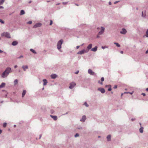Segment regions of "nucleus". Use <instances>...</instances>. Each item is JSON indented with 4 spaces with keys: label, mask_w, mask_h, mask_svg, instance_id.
Listing matches in <instances>:
<instances>
[{
    "label": "nucleus",
    "mask_w": 148,
    "mask_h": 148,
    "mask_svg": "<svg viewBox=\"0 0 148 148\" xmlns=\"http://www.w3.org/2000/svg\"><path fill=\"white\" fill-rule=\"evenodd\" d=\"M12 72L11 69L10 67H7L1 75V77L5 78L8 76L9 74Z\"/></svg>",
    "instance_id": "f257e3e1"
},
{
    "label": "nucleus",
    "mask_w": 148,
    "mask_h": 148,
    "mask_svg": "<svg viewBox=\"0 0 148 148\" xmlns=\"http://www.w3.org/2000/svg\"><path fill=\"white\" fill-rule=\"evenodd\" d=\"M63 40L62 39L60 40L58 42L57 48L58 50L60 49L61 48V45L63 43Z\"/></svg>",
    "instance_id": "f03ea898"
},
{
    "label": "nucleus",
    "mask_w": 148,
    "mask_h": 148,
    "mask_svg": "<svg viewBox=\"0 0 148 148\" xmlns=\"http://www.w3.org/2000/svg\"><path fill=\"white\" fill-rule=\"evenodd\" d=\"M1 36H5L9 38H11L10 34L8 32H3L1 34Z\"/></svg>",
    "instance_id": "7ed1b4c3"
},
{
    "label": "nucleus",
    "mask_w": 148,
    "mask_h": 148,
    "mask_svg": "<svg viewBox=\"0 0 148 148\" xmlns=\"http://www.w3.org/2000/svg\"><path fill=\"white\" fill-rule=\"evenodd\" d=\"M88 52V50H85V49H84L78 52L77 53V54L82 55L84 54L85 53H87Z\"/></svg>",
    "instance_id": "20e7f679"
},
{
    "label": "nucleus",
    "mask_w": 148,
    "mask_h": 148,
    "mask_svg": "<svg viewBox=\"0 0 148 148\" xmlns=\"http://www.w3.org/2000/svg\"><path fill=\"white\" fill-rule=\"evenodd\" d=\"M88 73L91 75L96 76V74L91 69H89L88 70Z\"/></svg>",
    "instance_id": "39448f33"
},
{
    "label": "nucleus",
    "mask_w": 148,
    "mask_h": 148,
    "mask_svg": "<svg viewBox=\"0 0 148 148\" xmlns=\"http://www.w3.org/2000/svg\"><path fill=\"white\" fill-rule=\"evenodd\" d=\"M76 85V84L74 82H73L70 84V86H69V88L72 89Z\"/></svg>",
    "instance_id": "423d86ee"
},
{
    "label": "nucleus",
    "mask_w": 148,
    "mask_h": 148,
    "mask_svg": "<svg viewBox=\"0 0 148 148\" xmlns=\"http://www.w3.org/2000/svg\"><path fill=\"white\" fill-rule=\"evenodd\" d=\"M42 25V24L40 23H36L33 27V28H36L37 27H40Z\"/></svg>",
    "instance_id": "0eeeda50"
},
{
    "label": "nucleus",
    "mask_w": 148,
    "mask_h": 148,
    "mask_svg": "<svg viewBox=\"0 0 148 148\" xmlns=\"http://www.w3.org/2000/svg\"><path fill=\"white\" fill-rule=\"evenodd\" d=\"M101 31L99 32V35H101L102 34L103 32H104L105 28L103 27H101Z\"/></svg>",
    "instance_id": "6e6552de"
},
{
    "label": "nucleus",
    "mask_w": 148,
    "mask_h": 148,
    "mask_svg": "<svg viewBox=\"0 0 148 148\" xmlns=\"http://www.w3.org/2000/svg\"><path fill=\"white\" fill-rule=\"evenodd\" d=\"M127 32V31L126 29L124 28L122 29L121 31L120 32V33L122 34H125Z\"/></svg>",
    "instance_id": "1a4fd4ad"
},
{
    "label": "nucleus",
    "mask_w": 148,
    "mask_h": 148,
    "mask_svg": "<svg viewBox=\"0 0 148 148\" xmlns=\"http://www.w3.org/2000/svg\"><path fill=\"white\" fill-rule=\"evenodd\" d=\"M98 90L100 91L102 93H104L105 92V89L103 88H98Z\"/></svg>",
    "instance_id": "9d476101"
},
{
    "label": "nucleus",
    "mask_w": 148,
    "mask_h": 148,
    "mask_svg": "<svg viewBox=\"0 0 148 148\" xmlns=\"http://www.w3.org/2000/svg\"><path fill=\"white\" fill-rule=\"evenodd\" d=\"M86 119V116L85 115L82 116L81 119H80V121L82 122H84Z\"/></svg>",
    "instance_id": "9b49d317"
},
{
    "label": "nucleus",
    "mask_w": 148,
    "mask_h": 148,
    "mask_svg": "<svg viewBox=\"0 0 148 148\" xmlns=\"http://www.w3.org/2000/svg\"><path fill=\"white\" fill-rule=\"evenodd\" d=\"M57 75L55 74H53L51 75V77L52 79H55L57 77Z\"/></svg>",
    "instance_id": "f8f14e48"
},
{
    "label": "nucleus",
    "mask_w": 148,
    "mask_h": 148,
    "mask_svg": "<svg viewBox=\"0 0 148 148\" xmlns=\"http://www.w3.org/2000/svg\"><path fill=\"white\" fill-rule=\"evenodd\" d=\"M92 46V45L91 44H89L88 45V46L87 48V49L86 50H88V51L90 49H91Z\"/></svg>",
    "instance_id": "ddd939ff"
},
{
    "label": "nucleus",
    "mask_w": 148,
    "mask_h": 148,
    "mask_svg": "<svg viewBox=\"0 0 148 148\" xmlns=\"http://www.w3.org/2000/svg\"><path fill=\"white\" fill-rule=\"evenodd\" d=\"M18 42L16 41H13L12 43V45L13 46H15L17 45Z\"/></svg>",
    "instance_id": "4468645a"
},
{
    "label": "nucleus",
    "mask_w": 148,
    "mask_h": 148,
    "mask_svg": "<svg viewBox=\"0 0 148 148\" xmlns=\"http://www.w3.org/2000/svg\"><path fill=\"white\" fill-rule=\"evenodd\" d=\"M22 68L23 69V70L25 71L27 69H28V67L27 65H23L22 66Z\"/></svg>",
    "instance_id": "2eb2a0df"
},
{
    "label": "nucleus",
    "mask_w": 148,
    "mask_h": 148,
    "mask_svg": "<svg viewBox=\"0 0 148 148\" xmlns=\"http://www.w3.org/2000/svg\"><path fill=\"white\" fill-rule=\"evenodd\" d=\"M106 138L108 141H110L111 140V136L110 134L107 136Z\"/></svg>",
    "instance_id": "dca6fc26"
},
{
    "label": "nucleus",
    "mask_w": 148,
    "mask_h": 148,
    "mask_svg": "<svg viewBox=\"0 0 148 148\" xmlns=\"http://www.w3.org/2000/svg\"><path fill=\"white\" fill-rule=\"evenodd\" d=\"M50 116L54 120L56 121L57 120L58 118L57 116L50 115Z\"/></svg>",
    "instance_id": "f3484780"
},
{
    "label": "nucleus",
    "mask_w": 148,
    "mask_h": 148,
    "mask_svg": "<svg viewBox=\"0 0 148 148\" xmlns=\"http://www.w3.org/2000/svg\"><path fill=\"white\" fill-rule=\"evenodd\" d=\"M97 46H95L94 48H93L91 49V51L94 52H95L97 51Z\"/></svg>",
    "instance_id": "a211bd4d"
},
{
    "label": "nucleus",
    "mask_w": 148,
    "mask_h": 148,
    "mask_svg": "<svg viewBox=\"0 0 148 148\" xmlns=\"http://www.w3.org/2000/svg\"><path fill=\"white\" fill-rule=\"evenodd\" d=\"M43 81L44 82L43 84V85H46L47 84V80L45 79H44L43 80Z\"/></svg>",
    "instance_id": "6ab92c4d"
},
{
    "label": "nucleus",
    "mask_w": 148,
    "mask_h": 148,
    "mask_svg": "<svg viewBox=\"0 0 148 148\" xmlns=\"http://www.w3.org/2000/svg\"><path fill=\"white\" fill-rule=\"evenodd\" d=\"M143 127L142 126H141L140 128V129L139 130L140 132L141 133H143Z\"/></svg>",
    "instance_id": "aec40b11"
},
{
    "label": "nucleus",
    "mask_w": 148,
    "mask_h": 148,
    "mask_svg": "<svg viewBox=\"0 0 148 148\" xmlns=\"http://www.w3.org/2000/svg\"><path fill=\"white\" fill-rule=\"evenodd\" d=\"M5 83H2L1 85H0V88L3 87L5 86Z\"/></svg>",
    "instance_id": "412c9836"
},
{
    "label": "nucleus",
    "mask_w": 148,
    "mask_h": 148,
    "mask_svg": "<svg viewBox=\"0 0 148 148\" xmlns=\"http://www.w3.org/2000/svg\"><path fill=\"white\" fill-rule=\"evenodd\" d=\"M26 93V91L25 90H23L22 93V97H23L25 95Z\"/></svg>",
    "instance_id": "4be33fe9"
},
{
    "label": "nucleus",
    "mask_w": 148,
    "mask_h": 148,
    "mask_svg": "<svg viewBox=\"0 0 148 148\" xmlns=\"http://www.w3.org/2000/svg\"><path fill=\"white\" fill-rule=\"evenodd\" d=\"M25 13V12L23 10H22L21 11L20 13V15H22L23 14H24Z\"/></svg>",
    "instance_id": "5701e85b"
},
{
    "label": "nucleus",
    "mask_w": 148,
    "mask_h": 148,
    "mask_svg": "<svg viewBox=\"0 0 148 148\" xmlns=\"http://www.w3.org/2000/svg\"><path fill=\"white\" fill-rule=\"evenodd\" d=\"M30 51L34 54L37 53V52L34 49H30Z\"/></svg>",
    "instance_id": "b1692460"
},
{
    "label": "nucleus",
    "mask_w": 148,
    "mask_h": 148,
    "mask_svg": "<svg viewBox=\"0 0 148 148\" xmlns=\"http://www.w3.org/2000/svg\"><path fill=\"white\" fill-rule=\"evenodd\" d=\"M107 86H110V88L108 89V91H111V90H112V88H111V85H106V87H107Z\"/></svg>",
    "instance_id": "393cba45"
},
{
    "label": "nucleus",
    "mask_w": 148,
    "mask_h": 148,
    "mask_svg": "<svg viewBox=\"0 0 148 148\" xmlns=\"http://www.w3.org/2000/svg\"><path fill=\"white\" fill-rule=\"evenodd\" d=\"M18 82V80L17 79H16L14 80V85H16L17 83Z\"/></svg>",
    "instance_id": "a878e982"
},
{
    "label": "nucleus",
    "mask_w": 148,
    "mask_h": 148,
    "mask_svg": "<svg viewBox=\"0 0 148 148\" xmlns=\"http://www.w3.org/2000/svg\"><path fill=\"white\" fill-rule=\"evenodd\" d=\"M114 44L116 45L118 47H120V45L118 43L116 42H114Z\"/></svg>",
    "instance_id": "bb28decb"
},
{
    "label": "nucleus",
    "mask_w": 148,
    "mask_h": 148,
    "mask_svg": "<svg viewBox=\"0 0 148 148\" xmlns=\"http://www.w3.org/2000/svg\"><path fill=\"white\" fill-rule=\"evenodd\" d=\"M4 1V0H1L0 1V5L3 4Z\"/></svg>",
    "instance_id": "cd10ccee"
},
{
    "label": "nucleus",
    "mask_w": 148,
    "mask_h": 148,
    "mask_svg": "<svg viewBox=\"0 0 148 148\" xmlns=\"http://www.w3.org/2000/svg\"><path fill=\"white\" fill-rule=\"evenodd\" d=\"M146 16V14H145V15H144V14H143V11H142V17H143L145 18V17Z\"/></svg>",
    "instance_id": "c85d7f7f"
},
{
    "label": "nucleus",
    "mask_w": 148,
    "mask_h": 148,
    "mask_svg": "<svg viewBox=\"0 0 148 148\" xmlns=\"http://www.w3.org/2000/svg\"><path fill=\"white\" fill-rule=\"evenodd\" d=\"M7 123H4L3 124V127H4L6 126Z\"/></svg>",
    "instance_id": "c756f323"
},
{
    "label": "nucleus",
    "mask_w": 148,
    "mask_h": 148,
    "mask_svg": "<svg viewBox=\"0 0 148 148\" xmlns=\"http://www.w3.org/2000/svg\"><path fill=\"white\" fill-rule=\"evenodd\" d=\"M145 36H146L147 37H148V32H146V35L143 37H144Z\"/></svg>",
    "instance_id": "7c9ffc66"
},
{
    "label": "nucleus",
    "mask_w": 148,
    "mask_h": 148,
    "mask_svg": "<svg viewBox=\"0 0 148 148\" xmlns=\"http://www.w3.org/2000/svg\"><path fill=\"white\" fill-rule=\"evenodd\" d=\"M84 105H85L87 107H88L89 106L88 105L86 102H85L84 103Z\"/></svg>",
    "instance_id": "2f4dec72"
},
{
    "label": "nucleus",
    "mask_w": 148,
    "mask_h": 148,
    "mask_svg": "<svg viewBox=\"0 0 148 148\" xmlns=\"http://www.w3.org/2000/svg\"><path fill=\"white\" fill-rule=\"evenodd\" d=\"M79 136V134L78 133H76L74 136L75 137H77Z\"/></svg>",
    "instance_id": "473e14b6"
},
{
    "label": "nucleus",
    "mask_w": 148,
    "mask_h": 148,
    "mask_svg": "<svg viewBox=\"0 0 148 148\" xmlns=\"http://www.w3.org/2000/svg\"><path fill=\"white\" fill-rule=\"evenodd\" d=\"M0 22H1L2 24H4V21L0 19Z\"/></svg>",
    "instance_id": "72a5a7b5"
},
{
    "label": "nucleus",
    "mask_w": 148,
    "mask_h": 148,
    "mask_svg": "<svg viewBox=\"0 0 148 148\" xmlns=\"http://www.w3.org/2000/svg\"><path fill=\"white\" fill-rule=\"evenodd\" d=\"M32 22L31 21H29L27 23V24H31L32 23Z\"/></svg>",
    "instance_id": "f704fd0d"
},
{
    "label": "nucleus",
    "mask_w": 148,
    "mask_h": 148,
    "mask_svg": "<svg viewBox=\"0 0 148 148\" xmlns=\"http://www.w3.org/2000/svg\"><path fill=\"white\" fill-rule=\"evenodd\" d=\"M23 56L22 55L20 56L19 57L17 58L20 59L21 58H23Z\"/></svg>",
    "instance_id": "c9c22d12"
},
{
    "label": "nucleus",
    "mask_w": 148,
    "mask_h": 148,
    "mask_svg": "<svg viewBox=\"0 0 148 148\" xmlns=\"http://www.w3.org/2000/svg\"><path fill=\"white\" fill-rule=\"evenodd\" d=\"M104 78L103 77H102L101 78V82H103L104 81Z\"/></svg>",
    "instance_id": "e433bc0d"
},
{
    "label": "nucleus",
    "mask_w": 148,
    "mask_h": 148,
    "mask_svg": "<svg viewBox=\"0 0 148 148\" xmlns=\"http://www.w3.org/2000/svg\"><path fill=\"white\" fill-rule=\"evenodd\" d=\"M107 47L106 46H102L101 48H102L103 49H104L105 48H106Z\"/></svg>",
    "instance_id": "4c0bfd02"
},
{
    "label": "nucleus",
    "mask_w": 148,
    "mask_h": 148,
    "mask_svg": "<svg viewBox=\"0 0 148 148\" xmlns=\"http://www.w3.org/2000/svg\"><path fill=\"white\" fill-rule=\"evenodd\" d=\"M117 85H115L114 86V89H116V88H117Z\"/></svg>",
    "instance_id": "58836bf2"
},
{
    "label": "nucleus",
    "mask_w": 148,
    "mask_h": 148,
    "mask_svg": "<svg viewBox=\"0 0 148 148\" xmlns=\"http://www.w3.org/2000/svg\"><path fill=\"white\" fill-rule=\"evenodd\" d=\"M53 21L52 20H50V23L49 24L50 25H51L52 24Z\"/></svg>",
    "instance_id": "ea45409f"
},
{
    "label": "nucleus",
    "mask_w": 148,
    "mask_h": 148,
    "mask_svg": "<svg viewBox=\"0 0 148 148\" xmlns=\"http://www.w3.org/2000/svg\"><path fill=\"white\" fill-rule=\"evenodd\" d=\"M77 129L79 130H80V129L82 130V128L81 127H78Z\"/></svg>",
    "instance_id": "a19ab883"
},
{
    "label": "nucleus",
    "mask_w": 148,
    "mask_h": 148,
    "mask_svg": "<svg viewBox=\"0 0 148 148\" xmlns=\"http://www.w3.org/2000/svg\"><path fill=\"white\" fill-rule=\"evenodd\" d=\"M67 2H64L62 3L63 4L65 5L67 4Z\"/></svg>",
    "instance_id": "79ce46f5"
},
{
    "label": "nucleus",
    "mask_w": 148,
    "mask_h": 148,
    "mask_svg": "<svg viewBox=\"0 0 148 148\" xmlns=\"http://www.w3.org/2000/svg\"><path fill=\"white\" fill-rule=\"evenodd\" d=\"M141 95H143V96H145L146 95V94L145 93H143L141 94Z\"/></svg>",
    "instance_id": "37998d69"
},
{
    "label": "nucleus",
    "mask_w": 148,
    "mask_h": 148,
    "mask_svg": "<svg viewBox=\"0 0 148 148\" xmlns=\"http://www.w3.org/2000/svg\"><path fill=\"white\" fill-rule=\"evenodd\" d=\"M119 2V1H115L114 3V4H116L117 3H118V2Z\"/></svg>",
    "instance_id": "c03bdc74"
},
{
    "label": "nucleus",
    "mask_w": 148,
    "mask_h": 148,
    "mask_svg": "<svg viewBox=\"0 0 148 148\" xmlns=\"http://www.w3.org/2000/svg\"><path fill=\"white\" fill-rule=\"evenodd\" d=\"M125 93H130V94H132L133 92H125Z\"/></svg>",
    "instance_id": "a18cd8bd"
},
{
    "label": "nucleus",
    "mask_w": 148,
    "mask_h": 148,
    "mask_svg": "<svg viewBox=\"0 0 148 148\" xmlns=\"http://www.w3.org/2000/svg\"><path fill=\"white\" fill-rule=\"evenodd\" d=\"M3 8H4V7L3 6H0V9H3Z\"/></svg>",
    "instance_id": "49530a36"
},
{
    "label": "nucleus",
    "mask_w": 148,
    "mask_h": 148,
    "mask_svg": "<svg viewBox=\"0 0 148 148\" xmlns=\"http://www.w3.org/2000/svg\"><path fill=\"white\" fill-rule=\"evenodd\" d=\"M79 73V71H76V72L75 73V74H77Z\"/></svg>",
    "instance_id": "de8ad7c7"
},
{
    "label": "nucleus",
    "mask_w": 148,
    "mask_h": 148,
    "mask_svg": "<svg viewBox=\"0 0 148 148\" xmlns=\"http://www.w3.org/2000/svg\"><path fill=\"white\" fill-rule=\"evenodd\" d=\"M17 67V65H15V66H14V68L15 69H16V68Z\"/></svg>",
    "instance_id": "09e8293b"
},
{
    "label": "nucleus",
    "mask_w": 148,
    "mask_h": 148,
    "mask_svg": "<svg viewBox=\"0 0 148 148\" xmlns=\"http://www.w3.org/2000/svg\"><path fill=\"white\" fill-rule=\"evenodd\" d=\"M79 47V46H77L76 47V49H78Z\"/></svg>",
    "instance_id": "8fccbe9b"
},
{
    "label": "nucleus",
    "mask_w": 148,
    "mask_h": 148,
    "mask_svg": "<svg viewBox=\"0 0 148 148\" xmlns=\"http://www.w3.org/2000/svg\"><path fill=\"white\" fill-rule=\"evenodd\" d=\"M2 130L0 129V134L2 133Z\"/></svg>",
    "instance_id": "3c124183"
},
{
    "label": "nucleus",
    "mask_w": 148,
    "mask_h": 148,
    "mask_svg": "<svg viewBox=\"0 0 148 148\" xmlns=\"http://www.w3.org/2000/svg\"><path fill=\"white\" fill-rule=\"evenodd\" d=\"M3 52V51L0 49V53Z\"/></svg>",
    "instance_id": "603ef678"
},
{
    "label": "nucleus",
    "mask_w": 148,
    "mask_h": 148,
    "mask_svg": "<svg viewBox=\"0 0 148 148\" xmlns=\"http://www.w3.org/2000/svg\"><path fill=\"white\" fill-rule=\"evenodd\" d=\"M131 120L132 121H133L135 120V119H131Z\"/></svg>",
    "instance_id": "864d4df0"
},
{
    "label": "nucleus",
    "mask_w": 148,
    "mask_h": 148,
    "mask_svg": "<svg viewBox=\"0 0 148 148\" xmlns=\"http://www.w3.org/2000/svg\"><path fill=\"white\" fill-rule=\"evenodd\" d=\"M109 4L110 5H111V3L110 2H109Z\"/></svg>",
    "instance_id": "5fc2aeb1"
},
{
    "label": "nucleus",
    "mask_w": 148,
    "mask_h": 148,
    "mask_svg": "<svg viewBox=\"0 0 148 148\" xmlns=\"http://www.w3.org/2000/svg\"><path fill=\"white\" fill-rule=\"evenodd\" d=\"M68 113V112H66V113H65V114H63V115H65V114H66Z\"/></svg>",
    "instance_id": "6e6d98bb"
},
{
    "label": "nucleus",
    "mask_w": 148,
    "mask_h": 148,
    "mask_svg": "<svg viewBox=\"0 0 148 148\" xmlns=\"http://www.w3.org/2000/svg\"><path fill=\"white\" fill-rule=\"evenodd\" d=\"M120 53H123V51H120Z\"/></svg>",
    "instance_id": "4d7b16f0"
},
{
    "label": "nucleus",
    "mask_w": 148,
    "mask_h": 148,
    "mask_svg": "<svg viewBox=\"0 0 148 148\" xmlns=\"http://www.w3.org/2000/svg\"><path fill=\"white\" fill-rule=\"evenodd\" d=\"M41 135H40V137H39V139H40L41 138Z\"/></svg>",
    "instance_id": "13d9d810"
},
{
    "label": "nucleus",
    "mask_w": 148,
    "mask_h": 148,
    "mask_svg": "<svg viewBox=\"0 0 148 148\" xmlns=\"http://www.w3.org/2000/svg\"><path fill=\"white\" fill-rule=\"evenodd\" d=\"M102 82H100V83L99 84H101V85H102V84H103V83H102Z\"/></svg>",
    "instance_id": "bf43d9fd"
},
{
    "label": "nucleus",
    "mask_w": 148,
    "mask_h": 148,
    "mask_svg": "<svg viewBox=\"0 0 148 148\" xmlns=\"http://www.w3.org/2000/svg\"><path fill=\"white\" fill-rule=\"evenodd\" d=\"M75 5L77 6H79V5L78 4H77V3H75Z\"/></svg>",
    "instance_id": "052dcab7"
},
{
    "label": "nucleus",
    "mask_w": 148,
    "mask_h": 148,
    "mask_svg": "<svg viewBox=\"0 0 148 148\" xmlns=\"http://www.w3.org/2000/svg\"><path fill=\"white\" fill-rule=\"evenodd\" d=\"M146 90L148 92V88H147L146 89Z\"/></svg>",
    "instance_id": "680f3d73"
},
{
    "label": "nucleus",
    "mask_w": 148,
    "mask_h": 148,
    "mask_svg": "<svg viewBox=\"0 0 148 148\" xmlns=\"http://www.w3.org/2000/svg\"><path fill=\"white\" fill-rule=\"evenodd\" d=\"M32 2V1H29V3H31Z\"/></svg>",
    "instance_id": "e2e57ef3"
},
{
    "label": "nucleus",
    "mask_w": 148,
    "mask_h": 148,
    "mask_svg": "<svg viewBox=\"0 0 148 148\" xmlns=\"http://www.w3.org/2000/svg\"><path fill=\"white\" fill-rule=\"evenodd\" d=\"M3 102V101H1L0 102V103H2Z\"/></svg>",
    "instance_id": "0e129e2a"
},
{
    "label": "nucleus",
    "mask_w": 148,
    "mask_h": 148,
    "mask_svg": "<svg viewBox=\"0 0 148 148\" xmlns=\"http://www.w3.org/2000/svg\"><path fill=\"white\" fill-rule=\"evenodd\" d=\"M99 37H100V36L98 35H97V38H99Z\"/></svg>",
    "instance_id": "69168bd1"
},
{
    "label": "nucleus",
    "mask_w": 148,
    "mask_h": 148,
    "mask_svg": "<svg viewBox=\"0 0 148 148\" xmlns=\"http://www.w3.org/2000/svg\"><path fill=\"white\" fill-rule=\"evenodd\" d=\"M98 83H100V82H100V80H99L98 81Z\"/></svg>",
    "instance_id": "338daca9"
},
{
    "label": "nucleus",
    "mask_w": 148,
    "mask_h": 148,
    "mask_svg": "<svg viewBox=\"0 0 148 148\" xmlns=\"http://www.w3.org/2000/svg\"><path fill=\"white\" fill-rule=\"evenodd\" d=\"M3 52V53H4L5 54H6V52Z\"/></svg>",
    "instance_id": "774afa93"
}]
</instances>
